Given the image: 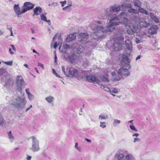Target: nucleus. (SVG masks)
<instances>
[{"label":"nucleus","mask_w":160,"mask_h":160,"mask_svg":"<svg viewBox=\"0 0 160 160\" xmlns=\"http://www.w3.org/2000/svg\"><path fill=\"white\" fill-rule=\"evenodd\" d=\"M108 22V24L106 28H104L103 27L98 26L96 24H101L102 22L101 21H94L91 24V28L93 31L94 33L92 35L93 38L96 39H99L102 38L103 36L104 33H108L113 31L115 27H112L111 25V22Z\"/></svg>","instance_id":"obj_1"},{"label":"nucleus","mask_w":160,"mask_h":160,"mask_svg":"<svg viewBox=\"0 0 160 160\" xmlns=\"http://www.w3.org/2000/svg\"><path fill=\"white\" fill-rule=\"evenodd\" d=\"M121 8V6L119 5L115 4L111 6L109 8H107L104 10L103 13L104 16L102 17V18L105 19L108 17L107 22H109V19L117 16L118 12L120 11Z\"/></svg>","instance_id":"obj_2"},{"label":"nucleus","mask_w":160,"mask_h":160,"mask_svg":"<svg viewBox=\"0 0 160 160\" xmlns=\"http://www.w3.org/2000/svg\"><path fill=\"white\" fill-rule=\"evenodd\" d=\"M127 14L126 12H122L120 14L117 15V17L113 18H112L109 19L110 22H111V25L112 27L118 25L117 21L120 23L124 24L127 27L129 22V20L127 18Z\"/></svg>","instance_id":"obj_3"},{"label":"nucleus","mask_w":160,"mask_h":160,"mask_svg":"<svg viewBox=\"0 0 160 160\" xmlns=\"http://www.w3.org/2000/svg\"><path fill=\"white\" fill-rule=\"evenodd\" d=\"M125 54V53L124 52L122 54L121 63L125 68H121L119 70V73H120L122 76L123 75L125 77H128L130 74L128 69H130L131 68V66L130 65V63L131 61L130 59Z\"/></svg>","instance_id":"obj_4"},{"label":"nucleus","mask_w":160,"mask_h":160,"mask_svg":"<svg viewBox=\"0 0 160 160\" xmlns=\"http://www.w3.org/2000/svg\"><path fill=\"white\" fill-rule=\"evenodd\" d=\"M26 102V100L23 97H16L14 98L12 104L17 108L22 109L25 106Z\"/></svg>","instance_id":"obj_5"},{"label":"nucleus","mask_w":160,"mask_h":160,"mask_svg":"<svg viewBox=\"0 0 160 160\" xmlns=\"http://www.w3.org/2000/svg\"><path fill=\"white\" fill-rule=\"evenodd\" d=\"M88 72L87 71H82V78L86 77V80L91 82L98 84L100 83V81L98 78L93 75L88 76Z\"/></svg>","instance_id":"obj_6"},{"label":"nucleus","mask_w":160,"mask_h":160,"mask_svg":"<svg viewBox=\"0 0 160 160\" xmlns=\"http://www.w3.org/2000/svg\"><path fill=\"white\" fill-rule=\"evenodd\" d=\"M62 72L67 77H76L78 75V71L73 68H67L66 71L63 67H62Z\"/></svg>","instance_id":"obj_7"},{"label":"nucleus","mask_w":160,"mask_h":160,"mask_svg":"<svg viewBox=\"0 0 160 160\" xmlns=\"http://www.w3.org/2000/svg\"><path fill=\"white\" fill-rule=\"evenodd\" d=\"M127 32L129 35H134L135 33H138L141 30V27H140L138 25L133 24L131 27L127 25Z\"/></svg>","instance_id":"obj_8"},{"label":"nucleus","mask_w":160,"mask_h":160,"mask_svg":"<svg viewBox=\"0 0 160 160\" xmlns=\"http://www.w3.org/2000/svg\"><path fill=\"white\" fill-rule=\"evenodd\" d=\"M31 138L32 141L31 148L32 150L34 152L38 151L40 149L38 140L34 136L31 137Z\"/></svg>","instance_id":"obj_9"},{"label":"nucleus","mask_w":160,"mask_h":160,"mask_svg":"<svg viewBox=\"0 0 160 160\" xmlns=\"http://www.w3.org/2000/svg\"><path fill=\"white\" fill-rule=\"evenodd\" d=\"M116 160H134L133 157L131 154H127L125 158L124 155L122 153H118L115 156Z\"/></svg>","instance_id":"obj_10"},{"label":"nucleus","mask_w":160,"mask_h":160,"mask_svg":"<svg viewBox=\"0 0 160 160\" xmlns=\"http://www.w3.org/2000/svg\"><path fill=\"white\" fill-rule=\"evenodd\" d=\"M16 84L17 87V89L20 93H21L22 86L25 82L22 78L19 76H17L16 79Z\"/></svg>","instance_id":"obj_11"},{"label":"nucleus","mask_w":160,"mask_h":160,"mask_svg":"<svg viewBox=\"0 0 160 160\" xmlns=\"http://www.w3.org/2000/svg\"><path fill=\"white\" fill-rule=\"evenodd\" d=\"M34 5L30 2H26L24 3L22 8H23V12H26L27 11L32 9Z\"/></svg>","instance_id":"obj_12"},{"label":"nucleus","mask_w":160,"mask_h":160,"mask_svg":"<svg viewBox=\"0 0 160 160\" xmlns=\"http://www.w3.org/2000/svg\"><path fill=\"white\" fill-rule=\"evenodd\" d=\"M112 75V78L114 80L118 81L122 77V75L120 73H119V71L117 72L114 71L111 73Z\"/></svg>","instance_id":"obj_13"},{"label":"nucleus","mask_w":160,"mask_h":160,"mask_svg":"<svg viewBox=\"0 0 160 160\" xmlns=\"http://www.w3.org/2000/svg\"><path fill=\"white\" fill-rule=\"evenodd\" d=\"M114 42H117L120 45L124 43V38L123 36L121 35H117L114 38Z\"/></svg>","instance_id":"obj_14"},{"label":"nucleus","mask_w":160,"mask_h":160,"mask_svg":"<svg viewBox=\"0 0 160 160\" xmlns=\"http://www.w3.org/2000/svg\"><path fill=\"white\" fill-rule=\"evenodd\" d=\"M14 9L16 14L17 15L18 17L19 18V16L21 14L25 13L23 11V8L21 11L20 10V8L18 4H15L14 6Z\"/></svg>","instance_id":"obj_15"},{"label":"nucleus","mask_w":160,"mask_h":160,"mask_svg":"<svg viewBox=\"0 0 160 160\" xmlns=\"http://www.w3.org/2000/svg\"><path fill=\"white\" fill-rule=\"evenodd\" d=\"M88 35L86 33H81L78 34V37L80 39V42L85 41L88 38Z\"/></svg>","instance_id":"obj_16"},{"label":"nucleus","mask_w":160,"mask_h":160,"mask_svg":"<svg viewBox=\"0 0 160 160\" xmlns=\"http://www.w3.org/2000/svg\"><path fill=\"white\" fill-rule=\"evenodd\" d=\"M78 57L75 54L72 53L69 55L68 59L71 63H73L78 59Z\"/></svg>","instance_id":"obj_17"},{"label":"nucleus","mask_w":160,"mask_h":160,"mask_svg":"<svg viewBox=\"0 0 160 160\" xmlns=\"http://www.w3.org/2000/svg\"><path fill=\"white\" fill-rule=\"evenodd\" d=\"M158 29L157 26H152L148 29V33L152 35L156 33L157 30Z\"/></svg>","instance_id":"obj_18"},{"label":"nucleus","mask_w":160,"mask_h":160,"mask_svg":"<svg viewBox=\"0 0 160 160\" xmlns=\"http://www.w3.org/2000/svg\"><path fill=\"white\" fill-rule=\"evenodd\" d=\"M139 24L141 28H147L149 25V23L146 21L144 19H143L140 21Z\"/></svg>","instance_id":"obj_19"},{"label":"nucleus","mask_w":160,"mask_h":160,"mask_svg":"<svg viewBox=\"0 0 160 160\" xmlns=\"http://www.w3.org/2000/svg\"><path fill=\"white\" fill-rule=\"evenodd\" d=\"M42 9L41 7L39 6L33 9V16L36 15H38L41 13L42 12Z\"/></svg>","instance_id":"obj_20"},{"label":"nucleus","mask_w":160,"mask_h":160,"mask_svg":"<svg viewBox=\"0 0 160 160\" xmlns=\"http://www.w3.org/2000/svg\"><path fill=\"white\" fill-rule=\"evenodd\" d=\"M120 44L117 42H114L113 44L112 48L116 51H118L122 49V46L121 45H120Z\"/></svg>","instance_id":"obj_21"},{"label":"nucleus","mask_w":160,"mask_h":160,"mask_svg":"<svg viewBox=\"0 0 160 160\" xmlns=\"http://www.w3.org/2000/svg\"><path fill=\"white\" fill-rule=\"evenodd\" d=\"M75 34L76 33H73L68 35L66 39V42H69L75 39L76 37Z\"/></svg>","instance_id":"obj_22"},{"label":"nucleus","mask_w":160,"mask_h":160,"mask_svg":"<svg viewBox=\"0 0 160 160\" xmlns=\"http://www.w3.org/2000/svg\"><path fill=\"white\" fill-rule=\"evenodd\" d=\"M126 46L127 48L129 51H131L132 49V43L129 40L125 41Z\"/></svg>","instance_id":"obj_23"},{"label":"nucleus","mask_w":160,"mask_h":160,"mask_svg":"<svg viewBox=\"0 0 160 160\" xmlns=\"http://www.w3.org/2000/svg\"><path fill=\"white\" fill-rule=\"evenodd\" d=\"M123 9H126L132 7V5L131 3L125 2H123L121 5Z\"/></svg>","instance_id":"obj_24"},{"label":"nucleus","mask_w":160,"mask_h":160,"mask_svg":"<svg viewBox=\"0 0 160 160\" xmlns=\"http://www.w3.org/2000/svg\"><path fill=\"white\" fill-rule=\"evenodd\" d=\"M47 15L46 13H44L43 14H42L40 15L41 19L43 21L46 22L48 23V24L49 25H50L51 24V21L50 20H47L46 17V15Z\"/></svg>","instance_id":"obj_25"},{"label":"nucleus","mask_w":160,"mask_h":160,"mask_svg":"<svg viewBox=\"0 0 160 160\" xmlns=\"http://www.w3.org/2000/svg\"><path fill=\"white\" fill-rule=\"evenodd\" d=\"M25 91L28 99L30 101H32L34 98V96L29 92V89L27 88L26 89Z\"/></svg>","instance_id":"obj_26"},{"label":"nucleus","mask_w":160,"mask_h":160,"mask_svg":"<svg viewBox=\"0 0 160 160\" xmlns=\"http://www.w3.org/2000/svg\"><path fill=\"white\" fill-rule=\"evenodd\" d=\"M108 118V116L107 114H102L99 115L98 119L102 120V119H107Z\"/></svg>","instance_id":"obj_27"},{"label":"nucleus","mask_w":160,"mask_h":160,"mask_svg":"<svg viewBox=\"0 0 160 160\" xmlns=\"http://www.w3.org/2000/svg\"><path fill=\"white\" fill-rule=\"evenodd\" d=\"M133 3L135 6L140 8L142 6V2L138 0H133Z\"/></svg>","instance_id":"obj_28"},{"label":"nucleus","mask_w":160,"mask_h":160,"mask_svg":"<svg viewBox=\"0 0 160 160\" xmlns=\"http://www.w3.org/2000/svg\"><path fill=\"white\" fill-rule=\"evenodd\" d=\"M8 134L9 139L10 140V141L11 142H12L14 140L15 138L12 134L11 131H9L8 132Z\"/></svg>","instance_id":"obj_29"},{"label":"nucleus","mask_w":160,"mask_h":160,"mask_svg":"<svg viewBox=\"0 0 160 160\" xmlns=\"http://www.w3.org/2000/svg\"><path fill=\"white\" fill-rule=\"evenodd\" d=\"M54 97L51 96H49L45 98V100L48 103H52L53 102Z\"/></svg>","instance_id":"obj_30"},{"label":"nucleus","mask_w":160,"mask_h":160,"mask_svg":"<svg viewBox=\"0 0 160 160\" xmlns=\"http://www.w3.org/2000/svg\"><path fill=\"white\" fill-rule=\"evenodd\" d=\"M150 16L151 18L156 23H158L159 22L158 18L153 14L150 13Z\"/></svg>","instance_id":"obj_31"},{"label":"nucleus","mask_w":160,"mask_h":160,"mask_svg":"<svg viewBox=\"0 0 160 160\" xmlns=\"http://www.w3.org/2000/svg\"><path fill=\"white\" fill-rule=\"evenodd\" d=\"M100 85L101 88L104 89V90H105V91L109 92H111V90H110V89L109 88L107 87L105 85L102 84H100Z\"/></svg>","instance_id":"obj_32"},{"label":"nucleus","mask_w":160,"mask_h":160,"mask_svg":"<svg viewBox=\"0 0 160 160\" xmlns=\"http://www.w3.org/2000/svg\"><path fill=\"white\" fill-rule=\"evenodd\" d=\"M121 122V121L119 120L114 119H113V121L112 123L113 126L114 127H116L119 125Z\"/></svg>","instance_id":"obj_33"},{"label":"nucleus","mask_w":160,"mask_h":160,"mask_svg":"<svg viewBox=\"0 0 160 160\" xmlns=\"http://www.w3.org/2000/svg\"><path fill=\"white\" fill-rule=\"evenodd\" d=\"M101 80L103 81L106 82H109L108 79V75H106V76H103L101 78Z\"/></svg>","instance_id":"obj_34"},{"label":"nucleus","mask_w":160,"mask_h":160,"mask_svg":"<svg viewBox=\"0 0 160 160\" xmlns=\"http://www.w3.org/2000/svg\"><path fill=\"white\" fill-rule=\"evenodd\" d=\"M128 12L131 13H139V11L135 9L130 8H128Z\"/></svg>","instance_id":"obj_35"},{"label":"nucleus","mask_w":160,"mask_h":160,"mask_svg":"<svg viewBox=\"0 0 160 160\" xmlns=\"http://www.w3.org/2000/svg\"><path fill=\"white\" fill-rule=\"evenodd\" d=\"M70 46L67 44H65L62 46L63 49H62V52H66L67 50L70 48Z\"/></svg>","instance_id":"obj_36"},{"label":"nucleus","mask_w":160,"mask_h":160,"mask_svg":"<svg viewBox=\"0 0 160 160\" xmlns=\"http://www.w3.org/2000/svg\"><path fill=\"white\" fill-rule=\"evenodd\" d=\"M138 11L139 12L142 13H144L146 15H148L149 14V13L147 12V11L143 8H139L138 10Z\"/></svg>","instance_id":"obj_37"},{"label":"nucleus","mask_w":160,"mask_h":160,"mask_svg":"<svg viewBox=\"0 0 160 160\" xmlns=\"http://www.w3.org/2000/svg\"><path fill=\"white\" fill-rule=\"evenodd\" d=\"M83 47L82 46H80L77 48L76 49V52L80 54V53L82 51Z\"/></svg>","instance_id":"obj_38"},{"label":"nucleus","mask_w":160,"mask_h":160,"mask_svg":"<svg viewBox=\"0 0 160 160\" xmlns=\"http://www.w3.org/2000/svg\"><path fill=\"white\" fill-rule=\"evenodd\" d=\"M146 33L145 32H142L139 34V36L140 37L141 39L145 38H146Z\"/></svg>","instance_id":"obj_39"},{"label":"nucleus","mask_w":160,"mask_h":160,"mask_svg":"<svg viewBox=\"0 0 160 160\" xmlns=\"http://www.w3.org/2000/svg\"><path fill=\"white\" fill-rule=\"evenodd\" d=\"M89 64V62L86 59H85L83 61V63L82 64L83 66L84 67L86 68L88 66Z\"/></svg>","instance_id":"obj_40"},{"label":"nucleus","mask_w":160,"mask_h":160,"mask_svg":"<svg viewBox=\"0 0 160 160\" xmlns=\"http://www.w3.org/2000/svg\"><path fill=\"white\" fill-rule=\"evenodd\" d=\"M12 84V81L10 79H8L5 83V85L7 86H9Z\"/></svg>","instance_id":"obj_41"},{"label":"nucleus","mask_w":160,"mask_h":160,"mask_svg":"<svg viewBox=\"0 0 160 160\" xmlns=\"http://www.w3.org/2000/svg\"><path fill=\"white\" fill-rule=\"evenodd\" d=\"M118 90L116 88H114L113 90L111 91V92H110L111 93V94L113 96H115V95H114L112 94V93L116 94L118 93Z\"/></svg>","instance_id":"obj_42"},{"label":"nucleus","mask_w":160,"mask_h":160,"mask_svg":"<svg viewBox=\"0 0 160 160\" xmlns=\"http://www.w3.org/2000/svg\"><path fill=\"white\" fill-rule=\"evenodd\" d=\"M3 63L9 66H12L13 63L12 61H9L8 62H3Z\"/></svg>","instance_id":"obj_43"},{"label":"nucleus","mask_w":160,"mask_h":160,"mask_svg":"<svg viewBox=\"0 0 160 160\" xmlns=\"http://www.w3.org/2000/svg\"><path fill=\"white\" fill-rule=\"evenodd\" d=\"M100 124V126L102 128H104L106 127V123L105 122H101Z\"/></svg>","instance_id":"obj_44"},{"label":"nucleus","mask_w":160,"mask_h":160,"mask_svg":"<svg viewBox=\"0 0 160 160\" xmlns=\"http://www.w3.org/2000/svg\"><path fill=\"white\" fill-rule=\"evenodd\" d=\"M130 129L135 132H137L138 130L135 128V126L133 125H130Z\"/></svg>","instance_id":"obj_45"},{"label":"nucleus","mask_w":160,"mask_h":160,"mask_svg":"<svg viewBox=\"0 0 160 160\" xmlns=\"http://www.w3.org/2000/svg\"><path fill=\"white\" fill-rule=\"evenodd\" d=\"M75 148L79 152H81V149L80 147L78 146V143H76L75 144Z\"/></svg>","instance_id":"obj_46"},{"label":"nucleus","mask_w":160,"mask_h":160,"mask_svg":"<svg viewBox=\"0 0 160 160\" xmlns=\"http://www.w3.org/2000/svg\"><path fill=\"white\" fill-rule=\"evenodd\" d=\"M4 122L3 118L2 116L0 114V125H2L3 124Z\"/></svg>","instance_id":"obj_47"},{"label":"nucleus","mask_w":160,"mask_h":160,"mask_svg":"<svg viewBox=\"0 0 160 160\" xmlns=\"http://www.w3.org/2000/svg\"><path fill=\"white\" fill-rule=\"evenodd\" d=\"M135 42L137 44L141 42L140 39H139L138 38L136 37L135 38Z\"/></svg>","instance_id":"obj_48"},{"label":"nucleus","mask_w":160,"mask_h":160,"mask_svg":"<svg viewBox=\"0 0 160 160\" xmlns=\"http://www.w3.org/2000/svg\"><path fill=\"white\" fill-rule=\"evenodd\" d=\"M140 141V139L138 138H134L133 142L135 143L137 142H139Z\"/></svg>","instance_id":"obj_49"},{"label":"nucleus","mask_w":160,"mask_h":160,"mask_svg":"<svg viewBox=\"0 0 160 160\" xmlns=\"http://www.w3.org/2000/svg\"><path fill=\"white\" fill-rule=\"evenodd\" d=\"M60 2L61 4V6L63 7L64 5L66 4L67 2L66 1H60Z\"/></svg>","instance_id":"obj_50"},{"label":"nucleus","mask_w":160,"mask_h":160,"mask_svg":"<svg viewBox=\"0 0 160 160\" xmlns=\"http://www.w3.org/2000/svg\"><path fill=\"white\" fill-rule=\"evenodd\" d=\"M38 66L41 67L43 69H44V65L43 64L38 63Z\"/></svg>","instance_id":"obj_51"},{"label":"nucleus","mask_w":160,"mask_h":160,"mask_svg":"<svg viewBox=\"0 0 160 160\" xmlns=\"http://www.w3.org/2000/svg\"><path fill=\"white\" fill-rule=\"evenodd\" d=\"M4 70L3 69H0V76L2 75L3 74Z\"/></svg>","instance_id":"obj_52"},{"label":"nucleus","mask_w":160,"mask_h":160,"mask_svg":"<svg viewBox=\"0 0 160 160\" xmlns=\"http://www.w3.org/2000/svg\"><path fill=\"white\" fill-rule=\"evenodd\" d=\"M32 158V157L30 156L27 155V157L26 158L27 160H31Z\"/></svg>","instance_id":"obj_53"},{"label":"nucleus","mask_w":160,"mask_h":160,"mask_svg":"<svg viewBox=\"0 0 160 160\" xmlns=\"http://www.w3.org/2000/svg\"><path fill=\"white\" fill-rule=\"evenodd\" d=\"M87 142H88L89 143H90L91 142V141L89 139H88L87 138H85L84 139Z\"/></svg>","instance_id":"obj_54"},{"label":"nucleus","mask_w":160,"mask_h":160,"mask_svg":"<svg viewBox=\"0 0 160 160\" xmlns=\"http://www.w3.org/2000/svg\"><path fill=\"white\" fill-rule=\"evenodd\" d=\"M9 52L12 55V54H14V52H12L11 48H9Z\"/></svg>","instance_id":"obj_55"},{"label":"nucleus","mask_w":160,"mask_h":160,"mask_svg":"<svg viewBox=\"0 0 160 160\" xmlns=\"http://www.w3.org/2000/svg\"><path fill=\"white\" fill-rule=\"evenodd\" d=\"M57 46H58V44H57V42H55L54 43V45L53 46L54 48H56L57 47Z\"/></svg>","instance_id":"obj_56"},{"label":"nucleus","mask_w":160,"mask_h":160,"mask_svg":"<svg viewBox=\"0 0 160 160\" xmlns=\"http://www.w3.org/2000/svg\"><path fill=\"white\" fill-rule=\"evenodd\" d=\"M52 5L54 6H56L58 5V3L57 2H53L52 3Z\"/></svg>","instance_id":"obj_57"},{"label":"nucleus","mask_w":160,"mask_h":160,"mask_svg":"<svg viewBox=\"0 0 160 160\" xmlns=\"http://www.w3.org/2000/svg\"><path fill=\"white\" fill-rule=\"evenodd\" d=\"M11 46L12 47V50L14 51H16V48L14 46V45H11Z\"/></svg>","instance_id":"obj_58"},{"label":"nucleus","mask_w":160,"mask_h":160,"mask_svg":"<svg viewBox=\"0 0 160 160\" xmlns=\"http://www.w3.org/2000/svg\"><path fill=\"white\" fill-rule=\"evenodd\" d=\"M139 136V134L138 133H135L134 134H133L132 135V137H138Z\"/></svg>","instance_id":"obj_59"},{"label":"nucleus","mask_w":160,"mask_h":160,"mask_svg":"<svg viewBox=\"0 0 160 160\" xmlns=\"http://www.w3.org/2000/svg\"><path fill=\"white\" fill-rule=\"evenodd\" d=\"M139 18L138 16H136L134 18V19L136 21L137 20H138L139 19Z\"/></svg>","instance_id":"obj_60"},{"label":"nucleus","mask_w":160,"mask_h":160,"mask_svg":"<svg viewBox=\"0 0 160 160\" xmlns=\"http://www.w3.org/2000/svg\"><path fill=\"white\" fill-rule=\"evenodd\" d=\"M72 2L71 1H70L69 2L68 4V6L69 7H71L72 5Z\"/></svg>","instance_id":"obj_61"},{"label":"nucleus","mask_w":160,"mask_h":160,"mask_svg":"<svg viewBox=\"0 0 160 160\" xmlns=\"http://www.w3.org/2000/svg\"><path fill=\"white\" fill-rule=\"evenodd\" d=\"M140 57H141V56L140 55H139L138 56H137L136 58V60L137 61L139 59H140Z\"/></svg>","instance_id":"obj_62"},{"label":"nucleus","mask_w":160,"mask_h":160,"mask_svg":"<svg viewBox=\"0 0 160 160\" xmlns=\"http://www.w3.org/2000/svg\"><path fill=\"white\" fill-rule=\"evenodd\" d=\"M57 57L56 56V54H55V58H54V59H55V62H57Z\"/></svg>","instance_id":"obj_63"},{"label":"nucleus","mask_w":160,"mask_h":160,"mask_svg":"<svg viewBox=\"0 0 160 160\" xmlns=\"http://www.w3.org/2000/svg\"><path fill=\"white\" fill-rule=\"evenodd\" d=\"M7 28L10 31H12V28L11 27H10V28H9V27H7Z\"/></svg>","instance_id":"obj_64"}]
</instances>
